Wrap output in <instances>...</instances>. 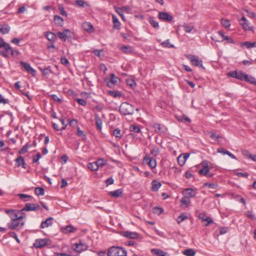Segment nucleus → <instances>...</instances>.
<instances>
[{"mask_svg":"<svg viewBox=\"0 0 256 256\" xmlns=\"http://www.w3.org/2000/svg\"><path fill=\"white\" fill-rule=\"evenodd\" d=\"M107 255L108 256H126L127 252L122 247L113 246L108 249Z\"/></svg>","mask_w":256,"mask_h":256,"instance_id":"obj_1","label":"nucleus"},{"mask_svg":"<svg viewBox=\"0 0 256 256\" xmlns=\"http://www.w3.org/2000/svg\"><path fill=\"white\" fill-rule=\"evenodd\" d=\"M134 107L126 102H122L119 108L120 112L124 116L132 115L134 113Z\"/></svg>","mask_w":256,"mask_h":256,"instance_id":"obj_2","label":"nucleus"},{"mask_svg":"<svg viewBox=\"0 0 256 256\" xmlns=\"http://www.w3.org/2000/svg\"><path fill=\"white\" fill-rule=\"evenodd\" d=\"M88 247V246L81 240H80L78 242L72 244V250L79 254L87 250Z\"/></svg>","mask_w":256,"mask_h":256,"instance_id":"obj_3","label":"nucleus"},{"mask_svg":"<svg viewBox=\"0 0 256 256\" xmlns=\"http://www.w3.org/2000/svg\"><path fill=\"white\" fill-rule=\"evenodd\" d=\"M22 219H15L8 224L9 229L12 230H20L24 226V222L20 220Z\"/></svg>","mask_w":256,"mask_h":256,"instance_id":"obj_4","label":"nucleus"},{"mask_svg":"<svg viewBox=\"0 0 256 256\" xmlns=\"http://www.w3.org/2000/svg\"><path fill=\"white\" fill-rule=\"evenodd\" d=\"M52 242L48 238L36 239L34 243V246L37 248H40L46 246H50Z\"/></svg>","mask_w":256,"mask_h":256,"instance_id":"obj_5","label":"nucleus"},{"mask_svg":"<svg viewBox=\"0 0 256 256\" xmlns=\"http://www.w3.org/2000/svg\"><path fill=\"white\" fill-rule=\"evenodd\" d=\"M5 212L8 214L12 220L15 219H23L26 217V214H24V216H18V210L13 209H6L4 210Z\"/></svg>","mask_w":256,"mask_h":256,"instance_id":"obj_6","label":"nucleus"},{"mask_svg":"<svg viewBox=\"0 0 256 256\" xmlns=\"http://www.w3.org/2000/svg\"><path fill=\"white\" fill-rule=\"evenodd\" d=\"M41 210L40 206L37 204L26 203L24 207L19 211L22 212V211H36Z\"/></svg>","mask_w":256,"mask_h":256,"instance_id":"obj_7","label":"nucleus"},{"mask_svg":"<svg viewBox=\"0 0 256 256\" xmlns=\"http://www.w3.org/2000/svg\"><path fill=\"white\" fill-rule=\"evenodd\" d=\"M153 128L154 132L160 135H165L167 132V128L164 125L156 123L154 124Z\"/></svg>","mask_w":256,"mask_h":256,"instance_id":"obj_8","label":"nucleus"},{"mask_svg":"<svg viewBox=\"0 0 256 256\" xmlns=\"http://www.w3.org/2000/svg\"><path fill=\"white\" fill-rule=\"evenodd\" d=\"M20 66H22L24 68L27 72L32 74L33 76H36V72L30 66V64L23 61H20Z\"/></svg>","mask_w":256,"mask_h":256,"instance_id":"obj_9","label":"nucleus"},{"mask_svg":"<svg viewBox=\"0 0 256 256\" xmlns=\"http://www.w3.org/2000/svg\"><path fill=\"white\" fill-rule=\"evenodd\" d=\"M188 59L190 60L192 64L196 66L202 67V60H200L198 56L192 54L186 56Z\"/></svg>","mask_w":256,"mask_h":256,"instance_id":"obj_10","label":"nucleus"},{"mask_svg":"<svg viewBox=\"0 0 256 256\" xmlns=\"http://www.w3.org/2000/svg\"><path fill=\"white\" fill-rule=\"evenodd\" d=\"M143 162L149 166L152 169L156 166V159L150 157L148 155H146L143 158Z\"/></svg>","mask_w":256,"mask_h":256,"instance_id":"obj_11","label":"nucleus"},{"mask_svg":"<svg viewBox=\"0 0 256 256\" xmlns=\"http://www.w3.org/2000/svg\"><path fill=\"white\" fill-rule=\"evenodd\" d=\"M158 17L159 19L168 22H171L173 19L172 16L166 12H160Z\"/></svg>","mask_w":256,"mask_h":256,"instance_id":"obj_12","label":"nucleus"},{"mask_svg":"<svg viewBox=\"0 0 256 256\" xmlns=\"http://www.w3.org/2000/svg\"><path fill=\"white\" fill-rule=\"evenodd\" d=\"M121 234L124 236L131 239H136L138 238L139 234L136 232H132L129 231H124L121 232Z\"/></svg>","mask_w":256,"mask_h":256,"instance_id":"obj_13","label":"nucleus"},{"mask_svg":"<svg viewBox=\"0 0 256 256\" xmlns=\"http://www.w3.org/2000/svg\"><path fill=\"white\" fill-rule=\"evenodd\" d=\"M182 193L185 196L190 198L196 196L197 192L196 189L186 188L183 191Z\"/></svg>","mask_w":256,"mask_h":256,"instance_id":"obj_14","label":"nucleus"},{"mask_svg":"<svg viewBox=\"0 0 256 256\" xmlns=\"http://www.w3.org/2000/svg\"><path fill=\"white\" fill-rule=\"evenodd\" d=\"M190 154L188 153H184L180 154L178 158V162L180 166H182L184 164L186 160L189 158Z\"/></svg>","mask_w":256,"mask_h":256,"instance_id":"obj_15","label":"nucleus"},{"mask_svg":"<svg viewBox=\"0 0 256 256\" xmlns=\"http://www.w3.org/2000/svg\"><path fill=\"white\" fill-rule=\"evenodd\" d=\"M110 80L107 83V86L110 88H112L120 80V79L113 73L110 74Z\"/></svg>","mask_w":256,"mask_h":256,"instance_id":"obj_16","label":"nucleus"},{"mask_svg":"<svg viewBox=\"0 0 256 256\" xmlns=\"http://www.w3.org/2000/svg\"><path fill=\"white\" fill-rule=\"evenodd\" d=\"M82 28L90 34L94 32V30L93 26L89 22H84L82 24Z\"/></svg>","mask_w":256,"mask_h":256,"instance_id":"obj_17","label":"nucleus"},{"mask_svg":"<svg viewBox=\"0 0 256 256\" xmlns=\"http://www.w3.org/2000/svg\"><path fill=\"white\" fill-rule=\"evenodd\" d=\"M240 23L244 30H251V28L250 26L248 21L244 16H242L240 20Z\"/></svg>","mask_w":256,"mask_h":256,"instance_id":"obj_18","label":"nucleus"},{"mask_svg":"<svg viewBox=\"0 0 256 256\" xmlns=\"http://www.w3.org/2000/svg\"><path fill=\"white\" fill-rule=\"evenodd\" d=\"M53 218L50 217L46 218L45 220L42 222L40 224V228H44L50 226L52 224Z\"/></svg>","mask_w":256,"mask_h":256,"instance_id":"obj_19","label":"nucleus"},{"mask_svg":"<svg viewBox=\"0 0 256 256\" xmlns=\"http://www.w3.org/2000/svg\"><path fill=\"white\" fill-rule=\"evenodd\" d=\"M76 230V228L72 225L66 226L61 228V231L64 234H68L69 232H73Z\"/></svg>","mask_w":256,"mask_h":256,"instance_id":"obj_20","label":"nucleus"},{"mask_svg":"<svg viewBox=\"0 0 256 256\" xmlns=\"http://www.w3.org/2000/svg\"><path fill=\"white\" fill-rule=\"evenodd\" d=\"M217 152H218L221 153L223 154L228 155L231 158H232L233 159H235V160L236 159V157L232 154L229 151L226 150L224 148H218L217 150Z\"/></svg>","mask_w":256,"mask_h":256,"instance_id":"obj_21","label":"nucleus"},{"mask_svg":"<svg viewBox=\"0 0 256 256\" xmlns=\"http://www.w3.org/2000/svg\"><path fill=\"white\" fill-rule=\"evenodd\" d=\"M122 189H118L114 191L110 192L108 195L113 198H118L122 194Z\"/></svg>","mask_w":256,"mask_h":256,"instance_id":"obj_22","label":"nucleus"},{"mask_svg":"<svg viewBox=\"0 0 256 256\" xmlns=\"http://www.w3.org/2000/svg\"><path fill=\"white\" fill-rule=\"evenodd\" d=\"M152 190L154 192H156L162 186V184L160 182H158L156 180H154L152 182Z\"/></svg>","mask_w":256,"mask_h":256,"instance_id":"obj_23","label":"nucleus"},{"mask_svg":"<svg viewBox=\"0 0 256 256\" xmlns=\"http://www.w3.org/2000/svg\"><path fill=\"white\" fill-rule=\"evenodd\" d=\"M94 118L96 120V128L98 130H101L102 128V122L101 118H100L98 114H94Z\"/></svg>","mask_w":256,"mask_h":256,"instance_id":"obj_24","label":"nucleus"},{"mask_svg":"<svg viewBox=\"0 0 256 256\" xmlns=\"http://www.w3.org/2000/svg\"><path fill=\"white\" fill-rule=\"evenodd\" d=\"M10 29V27L8 24H0V32L2 34H8Z\"/></svg>","mask_w":256,"mask_h":256,"instance_id":"obj_25","label":"nucleus"},{"mask_svg":"<svg viewBox=\"0 0 256 256\" xmlns=\"http://www.w3.org/2000/svg\"><path fill=\"white\" fill-rule=\"evenodd\" d=\"M46 37L47 39L52 42H54L56 39V35L52 32H47L45 33Z\"/></svg>","mask_w":256,"mask_h":256,"instance_id":"obj_26","label":"nucleus"},{"mask_svg":"<svg viewBox=\"0 0 256 256\" xmlns=\"http://www.w3.org/2000/svg\"><path fill=\"white\" fill-rule=\"evenodd\" d=\"M54 20L55 24L58 26H62L64 24V19L61 16L56 15L54 16Z\"/></svg>","mask_w":256,"mask_h":256,"instance_id":"obj_27","label":"nucleus"},{"mask_svg":"<svg viewBox=\"0 0 256 256\" xmlns=\"http://www.w3.org/2000/svg\"><path fill=\"white\" fill-rule=\"evenodd\" d=\"M244 80L250 84L256 86V78L252 76H249L247 74H246Z\"/></svg>","mask_w":256,"mask_h":256,"instance_id":"obj_28","label":"nucleus"},{"mask_svg":"<svg viewBox=\"0 0 256 256\" xmlns=\"http://www.w3.org/2000/svg\"><path fill=\"white\" fill-rule=\"evenodd\" d=\"M148 22L150 25L154 28H159V24L158 22L154 20V18L153 16H150L148 18Z\"/></svg>","mask_w":256,"mask_h":256,"instance_id":"obj_29","label":"nucleus"},{"mask_svg":"<svg viewBox=\"0 0 256 256\" xmlns=\"http://www.w3.org/2000/svg\"><path fill=\"white\" fill-rule=\"evenodd\" d=\"M18 196L20 200H23L24 202L30 201L32 199V197L31 196L26 194H19Z\"/></svg>","mask_w":256,"mask_h":256,"instance_id":"obj_30","label":"nucleus"},{"mask_svg":"<svg viewBox=\"0 0 256 256\" xmlns=\"http://www.w3.org/2000/svg\"><path fill=\"white\" fill-rule=\"evenodd\" d=\"M218 34L223 38L224 40H226L228 43L234 44V42L232 38L228 36H226L222 31H218Z\"/></svg>","mask_w":256,"mask_h":256,"instance_id":"obj_31","label":"nucleus"},{"mask_svg":"<svg viewBox=\"0 0 256 256\" xmlns=\"http://www.w3.org/2000/svg\"><path fill=\"white\" fill-rule=\"evenodd\" d=\"M242 46H246L248 48H251L254 47H256V42H245L241 44Z\"/></svg>","mask_w":256,"mask_h":256,"instance_id":"obj_32","label":"nucleus"},{"mask_svg":"<svg viewBox=\"0 0 256 256\" xmlns=\"http://www.w3.org/2000/svg\"><path fill=\"white\" fill-rule=\"evenodd\" d=\"M183 254L186 256H194L196 254V252L191 248L185 250L183 252Z\"/></svg>","mask_w":256,"mask_h":256,"instance_id":"obj_33","label":"nucleus"},{"mask_svg":"<svg viewBox=\"0 0 256 256\" xmlns=\"http://www.w3.org/2000/svg\"><path fill=\"white\" fill-rule=\"evenodd\" d=\"M112 20H113V23H114V28L116 29H119L120 26V23L118 21L117 18L113 16H112Z\"/></svg>","mask_w":256,"mask_h":256,"instance_id":"obj_34","label":"nucleus"},{"mask_svg":"<svg viewBox=\"0 0 256 256\" xmlns=\"http://www.w3.org/2000/svg\"><path fill=\"white\" fill-rule=\"evenodd\" d=\"M152 252L153 254H156L158 256H166V252L158 249H152Z\"/></svg>","mask_w":256,"mask_h":256,"instance_id":"obj_35","label":"nucleus"},{"mask_svg":"<svg viewBox=\"0 0 256 256\" xmlns=\"http://www.w3.org/2000/svg\"><path fill=\"white\" fill-rule=\"evenodd\" d=\"M88 168L92 171H96L98 170V165H96V162L88 163Z\"/></svg>","mask_w":256,"mask_h":256,"instance_id":"obj_36","label":"nucleus"},{"mask_svg":"<svg viewBox=\"0 0 256 256\" xmlns=\"http://www.w3.org/2000/svg\"><path fill=\"white\" fill-rule=\"evenodd\" d=\"M35 194L38 196H44V190L42 187H36L35 188Z\"/></svg>","mask_w":256,"mask_h":256,"instance_id":"obj_37","label":"nucleus"},{"mask_svg":"<svg viewBox=\"0 0 256 256\" xmlns=\"http://www.w3.org/2000/svg\"><path fill=\"white\" fill-rule=\"evenodd\" d=\"M4 50L6 53H10V55L14 56V50L10 46L9 44H8L4 47Z\"/></svg>","mask_w":256,"mask_h":256,"instance_id":"obj_38","label":"nucleus"},{"mask_svg":"<svg viewBox=\"0 0 256 256\" xmlns=\"http://www.w3.org/2000/svg\"><path fill=\"white\" fill-rule=\"evenodd\" d=\"M161 45L164 48H174V44H170V40H166L161 43Z\"/></svg>","mask_w":256,"mask_h":256,"instance_id":"obj_39","label":"nucleus"},{"mask_svg":"<svg viewBox=\"0 0 256 256\" xmlns=\"http://www.w3.org/2000/svg\"><path fill=\"white\" fill-rule=\"evenodd\" d=\"M130 130L131 132H134L135 133H138L140 132V126L135 124L130 126Z\"/></svg>","mask_w":256,"mask_h":256,"instance_id":"obj_40","label":"nucleus"},{"mask_svg":"<svg viewBox=\"0 0 256 256\" xmlns=\"http://www.w3.org/2000/svg\"><path fill=\"white\" fill-rule=\"evenodd\" d=\"M120 50L124 53L130 54L132 52V48L130 46H122L120 48Z\"/></svg>","mask_w":256,"mask_h":256,"instance_id":"obj_41","label":"nucleus"},{"mask_svg":"<svg viewBox=\"0 0 256 256\" xmlns=\"http://www.w3.org/2000/svg\"><path fill=\"white\" fill-rule=\"evenodd\" d=\"M76 134L82 138L83 140H85L86 138V134L84 133V132L80 128H77V132H76Z\"/></svg>","mask_w":256,"mask_h":256,"instance_id":"obj_42","label":"nucleus"},{"mask_svg":"<svg viewBox=\"0 0 256 256\" xmlns=\"http://www.w3.org/2000/svg\"><path fill=\"white\" fill-rule=\"evenodd\" d=\"M188 218V216L184 213H182L181 215H180L176 219L177 222L178 224H180L184 220H186Z\"/></svg>","mask_w":256,"mask_h":256,"instance_id":"obj_43","label":"nucleus"},{"mask_svg":"<svg viewBox=\"0 0 256 256\" xmlns=\"http://www.w3.org/2000/svg\"><path fill=\"white\" fill-rule=\"evenodd\" d=\"M113 136L116 138H120L122 136L121 130L119 128H116L112 132Z\"/></svg>","mask_w":256,"mask_h":256,"instance_id":"obj_44","label":"nucleus"},{"mask_svg":"<svg viewBox=\"0 0 256 256\" xmlns=\"http://www.w3.org/2000/svg\"><path fill=\"white\" fill-rule=\"evenodd\" d=\"M190 198H189L188 197H187V196H184L180 200V202L183 204L186 205V206H188L190 204Z\"/></svg>","mask_w":256,"mask_h":256,"instance_id":"obj_45","label":"nucleus"},{"mask_svg":"<svg viewBox=\"0 0 256 256\" xmlns=\"http://www.w3.org/2000/svg\"><path fill=\"white\" fill-rule=\"evenodd\" d=\"M57 35L59 37V38H60L64 42H66V38H68V36L66 35V34H64V32H58L57 33Z\"/></svg>","mask_w":256,"mask_h":256,"instance_id":"obj_46","label":"nucleus"},{"mask_svg":"<svg viewBox=\"0 0 256 256\" xmlns=\"http://www.w3.org/2000/svg\"><path fill=\"white\" fill-rule=\"evenodd\" d=\"M29 147L30 146L28 144H26L20 150H19L18 154H22L26 153L28 152V150Z\"/></svg>","mask_w":256,"mask_h":256,"instance_id":"obj_47","label":"nucleus"},{"mask_svg":"<svg viewBox=\"0 0 256 256\" xmlns=\"http://www.w3.org/2000/svg\"><path fill=\"white\" fill-rule=\"evenodd\" d=\"M221 24L225 28H228L230 26V21L227 19L224 18L222 19Z\"/></svg>","mask_w":256,"mask_h":256,"instance_id":"obj_48","label":"nucleus"},{"mask_svg":"<svg viewBox=\"0 0 256 256\" xmlns=\"http://www.w3.org/2000/svg\"><path fill=\"white\" fill-rule=\"evenodd\" d=\"M50 66L45 68H40V70L42 71L44 76H48L49 74L52 73L51 70L50 69Z\"/></svg>","mask_w":256,"mask_h":256,"instance_id":"obj_49","label":"nucleus"},{"mask_svg":"<svg viewBox=\"0 0 256 256\" xmlns=\"http://www.w3.org/2000/svg\"><path fill=\"white\" fill-rule=\"evenodd\" d=\"M246 74V73L242 71L238 72L236 78L240 80H245Z\"/></svg>","mask_w":256,"mask_h":256,"instance_id":"obj_50","label":"nucleus"},{"mask_svg":"<svg viewBox=\"0 0 256 256\" xmlns=\"http://www.w3.org/2000/svg\"><path fill=\"white\" fill-rule=\"evenodd\" d=\"M24 158L22 156H18L14 160L16 163V166L20 167L23 162Z\"/></svg>","mask_w":256,"mask_h":256,"instance_id":"obj_51","label":"nucleus"},{"mask_svg":"<svg viewBox=\"0 0 256 256\" xmlns=\"http://www.w3.org/2000/svg\"><path fill=\"white\" fill-rule=\"evenodd\" d=\"M95 162L96 165H98V168L100 167H102L106 164V163L104 162L102 158H99Z\"/></svg>","mask_w":256,"mask_h":256,"instance_id":"obj_52","label":"nucleus"},{"mask_svg":"<svg viewBox=\"0 0 256 256\" xmlns=\"http://www.w3.org/2000/svg\"><path fill=\"white\" fill-rule=\"evenodd\" d=\"M58 10L60 14L66 17L68 16L67 12L64 10V8L63 6L60 5L58 7Z\"/></svg>","mask_w":256,"mask_h":256,"instance_id":"obj_53","label":"nucleus"},{"mask_svg":"<svg viewBox=\"0 0 256 256\" xmlns=\"http://www.w3.org/2000/svg\"><path fill=\"white\" fill-rule=\"evenodd\" d=\"M183 27H184V31L188 33L190 32L192 30H193V28H194V26H188L186 24H184L183 26Z\"/></svg>","mask_w":256,"mask_h":256,"instance_id":"obj_54","label":"nucleus"},{"mask_svg":"<svg viewBox=\"0 0 256 256\" xmlns=\"http://www.w3.org/2000/svg\"><path fill=\"white\" fill-rule=\"evenodd\" d=\"M203 186H208V188H210L216 189L218 187V184L212 183H205Z\"/></svg>","mask_w":256,"mask_h":256,"instance_id":"obj_55","label":"nucleus"},{"mask_svg":"<svg viewBox=\"0 0 256 256\" xmlns=\"http://www.w3.org/2000/svg\"><path fill=\"white\" fill-rule=\"evenodd\" d=\"M201 218L202 220L206 221V222H207L204 224L205 226H208L210 224L213 223V220H212V219L210 217H206V218Z\"/></svg>","mask_w":256,"mask_h":256,"instance_id":"obj_56","label":"nucleus"},{"mask_svg":"<svg viewBox=\"0 0 256 256\" xmlns=\"http://www.w3.org/2000/svg\"><path fill=\"white\" fill-rule=\"evenodd\" d=\"M8 236L10 237L14 238L18 243H20V240L18 239L16 232H10L8 233Z\"/></svg>","mask_w":256,"mask_h":256,"instance_id":"obj_57","label":"nucleus"},{"mask_svg":"<svg viewBox=\"0 0 256 256\" xmlns=\"http://www.w3.org/2000/svg\"><path fill=\"white\" fill-rule=\"evenodd\" d=\"M210 171V169H206L203 168L199 170V174L200 175L208 176V173Z\"/></svg>","mask_w":256,"mask_h":256,"instance_id":"obj_58","label":"nucleus"},{"mask_svg":"<svg viewBox=\"0 0 256 256\" xmlns=\"http://www.w3.org/2000/svg\"><path fill=\"white\" fill-rule=\"evenodd\" d=\"M246 216L252 220H254L256 219V217L252 212H247L246 213Z\"/></svg>","mask_w":256,"mask_h":256,"instance_id":"obj_59","label":"nucleus"},{"mask_svg":"<svg viewBox=\"0 0 256 256\" xmlns=\"http://www.w3.org/2000/svg\"><path fill=\"white\" fill-rule=\"evenodd\" d=\"M126 84L131 88H134L136 86V83L132 79L126 80Z\"/></svg>","mask_w":256,"mask_h":256,"instance_id":"obj_60","label":"nucleus"},{"mask_svg":"<svg viewBox=\"0 0 256 256\" xmlns=\"http://www.w3.org/2000/svg\"><path fill=\"white\" fill-rule=\"evenodd\" d=\"M109 94L112 96H113L114 98L122 96L120 92H115V91H110Z\"/></svg>","mask_w":256,"mask_h":256,"instance_id":"obj_61","label":"nucleus"},{"mask_svg":"<svg viewBox=\"0 0 256 256\" xmlns=\"http://www.w3.org/2000/svg\"><path fill=\"white\" fill-rule=\"evenodd\" d=\"M210 136L213 139H218L221 138V136L219 134H216L215 132H210Z\"/></svg>","mask_w":256,"mask_h":256,"instance_id":"obj_62","label":"nucleus"},{"mask_svg":"<svg viewBox=\"0 0 256 256\" xmlns=\"http://www.w3.org/2000/svg\"><path fill=\"white\" fill-rule=\"evenodd\" d=\"M42 156L40 153H38L35 156L33 157L32 162H37L38 160L41 158Z\"/></svg>","mask_w":256,"mask_h":256,"instance_id":"obj_63","label":"nucleus"},{"mask_svg":"<svg viewBox=\"0 0 256 256\" xmlns=\"http://www.w3.org/2000/svg\"><path fill=\"white\" fill-rule=\"evenodd\" d=\"M237 74H238V72L236 71V70H234V71L230 72L228 74V76L229 77H231V78H237Z\"/></svg>","mask_w":256,"mask_h":256,"instance_id":"obj_64","label":"nucleus"}]
</instances>
